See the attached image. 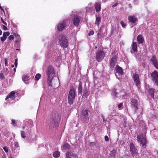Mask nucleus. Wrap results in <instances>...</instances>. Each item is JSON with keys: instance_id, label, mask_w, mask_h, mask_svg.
<instances>
[{"instance_id": "f257e3e1", "label": "nucleus", "mask_w": 158, "mask_h": 158, "mask_svg": "<svg viewBox=\"0 0 158 158\" xmlns=\"http://www.w3.org/2000/svg\"><path fill=\"white\" fill-rule=\"evenodd\" d=\"M61 117L60 115L58 112L56 111L52 112L50 117V120L48 123L49 127L51 128L58 127Z\"/></svg>"}, {"instance_id": "f03ea898", "label": "nucleus", "mask_w": 158, "mask_h": 158, "mask_svg": "<svg viewBox=\"0 0 158 158\" xmlns=\"http://www.w3.org/2000/svg\"><path fill=\"white\" fill-rule=\"evenodd\" d=\"M48 78V85L52 86L51 81L52 78L55 76V73L54 69L51 66H49L47 72Z\"/></svg>"}, {"instance_id": "7ed1b4c3", "label": "nucleus", "mask_w": 158, "mask_h": 158, "mask_svg": "<svg viewBox=\"0 0 158 158\" xmlns=\"http://www.w3.org/2000/svg\"><path fill=\"white\" fill-rule=\"evenodd\" d=\"M90 111L87 109H84L81 113V118L85 122H88L89 118V115L90 114Z\"/></svg>"}, {"instance_id": "20e7f679", "label": "nucleus", "mask_w": 158, "mask_h": 158, "mask_svg": "<svg viewBox=\"0 0 158 158\" xmlns=\"http://www.w3.org/2000/svg\"><path fill=\"white\" fill-rule=\"evenodd\" d=\"M75 95V90L73 89H71L69 91L68 97L69 103V104L72 105L73 104Z\"/></svg>"}, {"instance_id": "39448f33", "label": "nucleus", "mask_w": 158, "mask_h": 158, "mask_svg": "<svg viewBox=\"0 0 158 158\" xmlns=\"http://www.w3.org/2000/svg\"><path fill=\"white\" fill-rule=\"evenodd\" d=\"M68 40L64 35H62L60 36L59 43L63 48H66L68 46Z\"/></svg>"}, {"instance_id": "423d86ee", "label": "nucleus", "mask_w": 158, "mask_h": 158, "mask_svg": "<svg viewBox=\"0 0 158 158\" xmlns=\"http://www.w3.org/2000/svg\"><path fill=\"white\" fill-rule=\"evenodd\" d=\"M137 141L142 144L144 147H145L147 142L145 138V135L143 134L139 135L137 136Z\"/></svg>"}, {"instance_id": "0eeeda50", "label": "nucleus", "mask_w": 158, "mask_h": 158, "mask_svg": "<svg viewBox=\"0 0 158 158\" xmlns=\"http://www.w3.org/2000/svg\"><path fill=\"white\" fill-rule=\"evenodd\" d=\"M105 56V54L102 51H98L96 55V59L98 62H101Z\"/></svg>"}, {"instance_id": "6e6552de", "label": "nucleus", "mask_w": 158, "mask_h": 158, "mask_svg": "<svg viewBox=\"0 0 158 158\" xmlns=\"http://www.w3.org/2000/svg\"><path fill=\"white\" fill-rule=\"evenodd\" d=\"M152 80L155 84L158 86V72L154 71L151 73Z\"/></svg>"}, {"instance_id": "1a4fd4ad", "label": "nucleus", "mask_w": 158, "mask_h": 158, "mask_svg": "<svg viewBox=\"0 0 158 158\" xmlns=\"http://www.w3.org/2000/svg\"><path fill=\"white\" fill-rule=\"evenodd\" d=\"M67 21L65 20L61 21L58 24L57 29L59 31H61L65 28Z\"/></svg>"}, {"instance_id": "9d476101", "label": "nucleus", "mask_w": 158, "mask_h": 158, "mask_svg": "<svg viewBox=\"0 0 158 158\" xmlns=\"http://www.w3.org/2000/svg\"><path fill=\"white\" fill-rule=\"evenodd\" d=\"M130 148L132 156L133 157L136 156L137 155V149L135 148L134 144L132 143H131L130 144Z\"/></svg>"}, {"instance_id": "9b49d317", "label": "nucleus", "mask_w": 158, "mask_h": 158, "mask_svg": "<svg viewBox=\"0 0 158 158\" xmlns=\"http://www.w3.org/2000/svg\"><path fill=\"white\" fill-rule=\"evenodd\" d=\"M133 78L136 86L139 88V86L140 85V82L138 74L136 73L134 74L133 75Z\"/></svg>"}, {"instance_id": "f8f14e48", "label": "nucleus", "mask_w": 158, "mask_h": 158, "mask_svg": "<svg viewBox=\"0 0 158 158\" xmlns=\"http://www.w3.org/2000/svg\"><path fill=\"white\" fill-rule=\"evenodd\" d=\"M131 104L133 109L135 111H136L138 109V100L135 99H132Z\"/></svg>"}, {"instance_id": "ddd939ff", "label": "nucleus", "mask_w": 158, "mask_h": 158, "mask_svg": "<svg viewBox=\"0 0 158 158\" xmlns=\"http://www.w3.org/2000/svg\"><path fill=\"white\" fill-rule=\"evenodd\" d=\"M117 57L116 56H114L111 58L110 61V68L112 70H113L114 69Z\"/></svg>"}, {"instance_id": "4468645a", "label": "nucleus", "mask_w": 158, "mask_h": 158, "mask_svg": "<svg viewBox=\"0 0 158 158\" xmlns=\"http://www.w3.org/2000/svg\"><path fill=\"white\" fill-rule=\"evenodd\" d=\"M151 61L154 67L158 69V61L155 56H153L151 59Z\"/></svg>"}, {"instance_id": "2eb2a0df", "label": "nucleus", "mask_w": 158, "mask_h": 158, "mask_svg": "<svg viewBox=\"0 0 158 158\" xmlns=\"http://www.w3.org/2000/svg\"><path fill=\"white\" fill-rule=\"evenodd\" d=\"M128 20L130 23H135L138 20L137 18L134 15L129 16Z\"/></svg>"}, {"instance_id": "dca6fc26", "label": "nucleus", "mask_w": 158, "mask_h": 158, "mask_svg": "<svg viewBox=\"0 0 158 158\" xmlns=\"http://www.w3.org/2000/svg\"><path fill=\"white\" fill-rule=\"evenodd\" d=\"M66 157L65 158H71V156L73 157V158H78L77 155L74 154L72 152H68L66 154Z\"/></svg>"}, {"instance_id": "f3484780", "label": "nucleus", "mask_w": 158, "mask_h": 158, "mask_svg": "<svg viewBox=\"0 0 158 158\" xmlns=\"http://www.w3.org/2000/svg\"><path fill=\"white\" fill-rule=\"evenodd\" d=\"M116 73H118L119 76L123 74V71L122 68L117 65L116 68Z\"/></svg>"}, {"instance_id": "a211bd4d", "label": "nucleus", "mask_w": 158, "mask_h": 158, "mask_svg": "<svg viewBox=\"0 0 158 158\" xmlns=\"http://www.w3.org/2000/svg\"><path fill=\"white\" fill-rule=\"evenodd\" d=\"M15 93L14 91H11L6 97L5 99L7 100L8 98H10L11 100H13L15 99Z\"/></svg>"}, {"instance_id": "6ab92c4d", "label": "nucleus", "mask_w": 158, "mask_h": 158, "mask_svg": "<svg viewBox=\"0 0 158 158\" xmlns=\"http://www.w3.org/2000/svg\"><path fill=\"white\" fill-rule=\"evenodd\" d=\"M10 35V32L9 31L4 32L3 34V36L1 37V40L2 42H3L7 38V37Z\"/></svg>"}, {"instance_id": "aec40b11", "label": "nucleus", "mask_w": 158, "mask_h": 158, "mask_svg": "<svg viewBox=\"0 0 158 158\" xmlns=\"http://www.w3.org/2000/svg\"><path fill=\"white\" fill-rule=\"evenodd\" d=\"M73 24L75 26H78L80 23V20L77 16L74 17L73 20Z\"/></svg>"}, {"instance_id": "412c9836", "label": "nucleus", "mask_w": 158, "mask_h": 158, "mask_svg": "<svg viewBox=\"0 0 158 158\" xmlns=\"http://www.w3.org/2000/svg\"><path fill=\"white\" fill-rule=\"evenodd\" d=\"M144 40V39L141 35H139L137 36V40L139 44H142Z\"/></svg>"}, {"instance_id": "4be33fe9", "label": "nucleus", "mask_w": 158, "mask_h": 158, "mask_svg": "<svg viewBox=\"0 0 158 158\" xmlns=\"http://www.w3.org/2000/svg\"><path fill=\"white\" fill-rule=\"evenodd\" d=\"M131 47L132 49L134 51V52H137V44L136 42H133L132 43Z\"/></svg>"}, {"instance_id": "5701e85b", "label": "nucleus", "mask_w": 158, "mask_h": 158, "mask_svg": "<svg viewBox=\"0 0 158 158\" xmlns=\"http://www.w3.org/2000/svg\"><path fill=\"white\" fill-rule=\"evenodd\" d=\"M95 7L96 11L98 12L101 9V3L98 2L95 3Z\"/></svg>"}, {"instance_id": "b1692460", "label": "nucleus", "mask_w": 158, "mask_h": 158, "mask_svg": "<svg viewBox=\"0 0 158 158\" xmlns=\"http://www.w3.org/2000/svg\"><path fill=\"white\" fill-rule=\"evenodd\" d=\"M28 78L29 77L27 76H24L23 77L22 79L26 84H28L29 83Z\"/></svg>"}, {"instance_id": "393cba45", "label": "nucleus", "mask_w": 158, "mask_h": 158, "mask_svg": "<svg viewBox=\"0 0 158 158\" xmlns=\"http://www.w3.org/2000/svg\"><path fill=\"white\" fill-rule=\"evenodd\" d=\"M116 151L115 150H113L110 152V156L112 158H114L116 156Z\"/></svg>"}, {"instance_id": "a878e982", "label": "nucleus", "mask_w": 158, "mask_h": 158, "mask_svg": "<svg viewBox=\"0 0 158 158\" xmlns=\"http://www.w3.org/2000/svg\"><path fill=\"white\" fill-rule=\"evenodd\" d=\"M155 89H150L148 90V92L151 95L152 98L154 97Z\"/></svg>"}, {"instance_id": "bb28decb", "label": "nucleus", "mask_w": 158, "mask_h": 158, "mask_svg": "<svg viewBox=\"0 0 158 158\" xmlns=\"http://www.w3.org/2000/svg\"><path fill=\"white\" fill-rule=\"evenodd\" d=\"M78 89V93L81 94L82 91V83L81 82H80L79 83Z\"/></svg>"}, {"instance_id": "cd10ccee", "label": "nucleus", "mask_w": 158, "mask_h": 158, "mask_svg": "<svg viewBox=\"0 0 158 158\" xmlns=\"http://www.w3.org/2000/svg\"><path fill=\"white\" fill-rule=\"evenodd\" d=\"M101 22V18L99 16H96L95 24L98 26Z\"/></svg>"}, {"instance_id": "c85d7f7f", "label": "nucleus", "mask_w": 158, "mask_h": 158, "mask_svg": "<svg viewBox=\"0 0 158 158\" xmlns=\"http://www.w3.org/2000/svg\"><path fill=\"white\" fill-rule=\"evenodd\" d=\"M89 94V93L86 90H85L83 94L82 98H84V99L86 98L88 96Z\"/></svg>"}, {"instance_id": "c756f323", "label": "nucleus", "mask_w": 158, "mask_h": 158, "mask_svg": "<svg viewBox=\"0 0 158 158\" xmlns=\"http://www.w3.org/2000/svg\"><path fill=\"white\" fill-rule=\"evenodd\" d=\"M60 152L56 151L53 153V156L54 157L57 158L60 156Z\"/></svg>"}, {"instance_id": "7c9ffc66", "label": "nucleus", "mask_w": 158, "mask_h": 158, "mask_svg": "<svg viewBox=\"0 0 158 158\" xmlns=\"http://www.w3.org/2000/svg\"><path fill=\"white\" fill-rule=\"evenodd\" d=\"M70 146L69 144L67 143H65L64 144L63 149L64 150L69 149L70 148Z\"/></svg>"}, {"instance_id": "2f4dec72", "label": "nucleus", "mask_w": 158, "mask_h": 158, "mask_svg": "<svg viewBox=\"0 0 158 158\" xmlns=\"http://www.w3.org/2000/svg\"><path fill=\"white\" fill-rule=\"evenodd\" d=\"M20 132L22 138L25 139L26 137V135H25V132L23 131H21Z\"/></svg>"}, {"instance_id": "473e14b6", "label": "nucleus", "mask_w": 158, "mask_h": 158, "mask_svg": "<svg viewBox=\"0 0 158 158\" xmlns=\"http://www.w3.org/2000/svg\"><path fill=\"white\" fill-rule=\"evenodd\" d=\"M41 76V74L39 73L36 74L35 77V80H36L37 81H38L40 78Z\"/></svg>"}, {"instance_id": "72a5a7b5", "label": "nucleus", "mask_w": 158, "mask_h": 158, "mask_svg": "<svg viewBox=\"0 0 158 158\" xmlns=\"http://www.w3.org/2000/svg\"><path fill=\"white\" fill-rule=\"evenodd\" d=\"M12 123L11 124H12L14 127L16 126L17 124L15 122V120H12Z\"/></svg>"}, {"instance_id": "f704fd0d", "label": "nucleus", "mask_w": 158, "mask_h": 158, "mask_svg": "<svg viewBox=\"0 0 158 158\" xmlns=\"http://www.w3.org/2000/svg\"><path fill=\"white\" fill-rule=\"evenodd\" d=\"M120 24H121L122 26L123 27H125L126 25L124 23V22L123 21H121L120 22Z\"/></svg>"}, {"instance_id": "c9c22d12", "label": "nucleus", "mask_w": 158, "mask_h": 158, "mask_svg": "<svg viewBox=\"0 0 158 158\" xmlns=\"http://www.w3.org/2000/svg\"><path fill=\"white\" fill-rule=\"evenodd\" d=\"M0 78L2 79H4L5 78V77L4 76L3 73H0Z\"/></svg>"}, {"instance_id": "e433bc0d", "label": "nucleus", "mask_w": 158, "mask_h": 158, "mask_svg": "<svg viewBox=\"0 0 158 158\" xmlns=\"http://www.w3.org/2000/svg\"><path fill=\"white\" fill-rule=\"evenodd\" d=\"M14 36L12 35H10L8 39L9 40H12L14 39Z\"/></svg>"}, {"instance_id": "4c0bfd02", "label": "nucleus", "mask_w": 158, "mask_h": 158, "mask_svg": "<svg viewBox=\"0 0 158 158\" xmlns=\"http://www.w3.org/2000/svg\"><path fill=\"white\" fill-rule=\"evenodd\" d=\"M17 61H18V59H15V62L14 64H15V65L16 67H17V64H18Z\"/></svg>"}, {"instance_id": "58836bf2", "label": "nucleus", "mask_w": 158, "mask_h": 158, "mask_svg": "<svg viewBox=\"0 0 158 158\" xmlns=\"http://www.w3.org/2000/svg\"><path fill=\"white\" fill-rule=\"evenodd\" d=\"M94 32L93 31H90L88 35L89 36H90L91 35H93L94 34Z\"/></svg>"}, {"instance_id": "ea45409f", "label": "nucleus", "mask_w": 158, "mask_h": 158, "mask_svg": "<svg viewBox=\"0 0 158 158\" xmlns=\"http://www.w3.org/2000/svg\"><path fill=\"white\" fill-rule=\"evenodd\" d=\"M3 149L6 152H8V149L7 147H3Z\"/></svg>"}, {"instance_id": "a19ab883", "label": "nucleus", "mask_w": 158, "mask_h": 158, "mask_svg": "<svg viewBox=\"0 0 158 158\" xmlns=\"http://www.w3.org/2000/svg\"><path fill=\"white\" fill-rule=\"evenodd\" d=\"M105 139L106 141H109V138L106 135L105 137Z\"/></svg>"}, {"instance_id": "79ce46f5", "label": "nucleus", "mask_w": 158, "mask_h": 158, "mask_svg": "<svg viewBox=\"0 0 158 158\" xmlns=\"http://www.w3.org/2000/svg\"><path fill=\"white\" fill-rule=\"evenodd\" d=\"M14 145H15V146L17 147H19V144L18 143V142H15L14 143Z\"/></svg>"}, {"instance_id": "37998d69", "label": "nucleus", "mask_w": 158, "mask_h": 158, "mask_svg": "<svg viewBox=\"0 0 158 158\" xmlns=\"http://www.w3.org/2000/svg\"><path fill=\"white\" fill-rule=\"evenodd\" d=\"M8 59L6 58L5 59L4 61H5V64L6 66L7 65V63H8Z\"/></svg>"}, {"instance_id": "c03bdc74", "label": "nucleus", "mask_w": 158, "mask_h": 158, "mask_svg": "<svg viewBox=\"0 0 158 158\" xmlns=\"http://www.w3.org/2000/svg\"><path fill=\"white\" fill-rule=\"evenodd\" d=\"M1 20H2V23L3 24H4L5 25H7V23L6 22H4V21L3 19L2 18H1Z\"/></svg>"}, {"instance_id": "a18cd8bd", "label": "nucleus", "mask_w": 158, "mask_h": 158, "mask_svg": "<svg viewBox=\"0 0 158 158\" xmlns=\"http://www.w3.org/2000/svg\"><path fill=\"white\" fill-rule=\"evenodd\" d=\"M3 29L4 30L6 31L7 30V27L5 25H3L2 26Z\"/></svg>"}, {"instance_id": "49530a36", "label": "nucleus", "mask_w": 158, "mask_h": 158, "mask_svg": "<svg viewBox=\"0 0 158 158\" xmlns=\"http://www.w3.org/2000/svg\"><path fill=\"white\" fill-rule=\"evenodd\" d=\"M123 106V104L122 103H120L118 106V108H119V109H120L121 107L122 106Z\"/></svg>"}, {"instance_id": "de8ad7c7", "label": "nucleus", "mask_w": 158, "mask_h": 158, "mask_svg": "<svg viewBox=\"0 0 158 158\" xmlns=\"http://www.w3.org/2000/svg\"><path fill=\"white\" fill-rule=\"evenodd\" d=\"M118 3H115L114 5L112 6V7L113 8L117 6L118 5Z\"/></svg>"}, {"instance_id": "09e8293b", "label": "nucleus", "mask_w": 158, "mask_h": 158, "mask_svg": "<svg viewBox=\"0 0 158 158\" xmlns=\"http://www.w3.org/2000/svg\"><path fill=\"white\" fill-rule=\"evenodd\" d=\"M0 9H1L2 11L3 12L4 14H5V12H4V11L3 9L0 6Z\"/></svg>"}, {"instance_id": "8fccbe9b", "label": "nucleus", "mask_w": 158, "mask_h": 158, "mask_svg": "<svg viewBox=\"0 0 158 158\" xmlns=\"http://www.w3.org/2000/svg\"><path fill=\"white\" fill-rule=\"evenodd\" d=\"M2 31L0 29V35H1L2 34Z\"/></svg>"}, {"instance_id": "3c124183", "label": "nucleus", "mask_w": 158, "mask_h": 158, "mask_svg": "<svg viewBox=\"0 0 158 158\" xmlns=\"http://www.w3.org/2000/svg\"><path fill=\"white\" fill-rule=\"evenodd\" d=\"M25 126H24L22 128L23 130H24L25 128Z\"/></svg>"}, {"instance_id": "603ef678", "label": "nucleus", "mask_w": 158, "mask_h": 158, "mask_svg": "<svg viewBox=\"0 0 158 158\" xmlns=\"http://www.w3.org/2000/svg\"><path fill=\"white\" fill-rule=\"evenodd\" d=\"M11 67L12 68H13L14 67V65L13 64H12L11 65Z\"/></svg>"}, {"instance_id": "864d4df0", "label": "nucleus", "mask_w": 158, "mask_h": 158, "mask_svg": "<svg viewBox=\"0 0 158 158\" xmlns=\"http://www.w3.org/2000/svg\"><path fill=\"white\" fill-rule=\"evenodd\" d=\"M1 67H2L1 65V64H0V69H1Z\"/></svg>"}, {"instance_id": "5fc2aeb1", "label": "nucleus", "mask_w": 158, "mask_h": 158, "mask_svg": "<svg viewBox=\"0 0 158 158\" xmlns=\"http://www.w3.org/2000/svg\"><path fill=\"white\" fill-rule=\"evenodd\" d=\"M14 71H15V70H16V69H15H15H14Z\"/></svg>"}, {"instance_id": "6e6d98bb", "label": "nucleus", "mask_w": 158, "mask_h": 158, "mask_svg": "<svg viewBox=\"0 0 158 158\" xmlns=\"http://www.w3.org/2000/svg\"><path fill=\"white\" fill-rule=\"evenodd\" d=\"M6 69V70H8V69Z\"/></svg>"}, {"instance_id": "4d7b16f0", "label": "nucleus", "mask_w": 158, "mask_h": 158, "mask_svg": "<svg viewBox=\"0 0 158 158\" xmlns=\"http://www.w3.org/2000/svg\"><path fill=\"white\" fill-rule=\"evenodd\" d=\"M131 4H130L129 5L130 6H131Z\"/></svg>"}, {"instance_id": "13d9d810", "label": "nucleus", "mask_w": 158, "mask_h": 158, "mask_svg": "<svg viewBox=\"0 0 158 158\" xmlns=\"http://www.w3.org/2000/svg\"><path fill=\"white\" fill-rule=\"evenodd\" d=\"M131 4H130L129 5L130 6H131Z\"/></svg>"}, {"instance_id": "bf43d9fd", "label": "nucleus", "mask_w": 158, "mask_h": 158, "mask_svg": "<svg viewBox=\"0 0 158 158\" xmlns=\"http://www.w3.org/2000/svg\"><path fill=\"white\" fill-rule=\"evenodd\" d=\"M2 158H5V157H3Z\"/></svg>"}, {"instance_id": "052dcab7", "label": "nucleus", "mask_w": 158, "mask_h": 158, "mask_svg": "<svg viewBox=\"0 0 158 158\" xmlns=\"http://www.w3.org/2000/svg\"><path fill=\"white\" fill-rule=\"evenodd\" d=\"M10 158H12V157H10Z\"/></svg>"}]
</instances>
